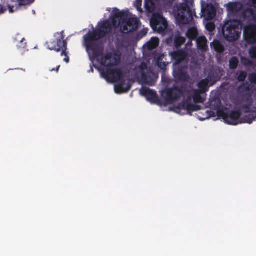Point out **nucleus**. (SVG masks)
Segmentation results:
<instances>
[{"instance_id": "f704fd0d", "label": "nucleus", "mask_w": 256, "mask_h": 256, "mask_svg": "<svg viewBox=\"0 0 256 256\" xmlns=\"http://www.w3.org/2000/svg\"><path fill=\"white\" fill-rule=\"evenodd\" d=\"M25 40L24 38H22L17 46L20 48H25L26 45V43L24 42Z\"/></svg>"}, {"instance_id": "b1692460", "label": "nucleus", "mask_w": 256, "mask_h": 256, "mask_svg": "<svg viewBox=\"0 0 256 256\" xmlns=\"http://www.w3.org/2000/svg\"><path fill=\"white\" fill-rule=\"evenodd\" d=\"M160 40L158 38L153 37L146 44V47L148 50L156 48L159 44Z\"/></svg>"}, {"instance_id": "f03ea898", "label": "nucleus", "mask_w": 256, "mask_h": 256, "mask_svg": "<svg viewBox=\"0 0 256 256\" xmlns=\"http://www.w3.org/2000/svg\"><path fill=\"white\" fill-rule=\"evenodd\" d=\"M94 66L100 72L102 77L108 82H118V84L115 88L116 92L122 94L130 90L131 87L130 85L127 86L126 88L124 87V74L120 68H98L96 65Z\"/></svg>"}, {"instance_id": "20e7f679", "label": "nucleus", "mask_w": 256, "mask_h": 256, "mask_svg": "<svg viewBox=\"0 0 256 256\" xmlns=\"http://www.w3.org/2000/svg\"><path fill=\"white\" fill-rule=\"evenodd\" d=\"M192 0H186V2L180 4L176 14V19L178 24H188L193 20L196 12L188 6V4H192Z\"/></svg>"}, {"instance_id": "37998d69", "label": "nucleus", "mask_w": 256, "mask_h": 256, "mask_svg": "<svg viewBox=\"0 0 256 256\" xmlns=\"http://www.w3.org/2000/svg\"><path fill=\"white\" fill-rule=\"evenodd\" d=\"M60 68V66H58L55 68V70H56V72H58V70H59Z\"/></svg>"}, {"instance_id": "412c9836", "label": "nucleus", "mask_w": 256, "mask_h": 256, "mask_svg": "<svg viewBox=\"0 0 256 256\" xmlns=\"http://www.w3.org/2000/svg\"><path fill=\"white\" fill-rule=\"evenodd\" d=\"M208 84L209 80L208 78L201 80L198 84V90L204 93H205L209 90Z\"/></svg>"}, {"instance_id": "72a5a7b5", "label": "nucleus", "mask_w": 256, "mask_h": 256, "mask_svg": "<svg viewBox=\"0 0 256 256\" xmlns=\"http://www.w3.org/2000/svg\"><path fill=\"white\" fill-rule=\"evenodd\" d=\"M248 78L252 84H256V73L250 74Z\"/></svg>"}, {"instance_id": "7ed1b4c3", "label": "nucleus", "mask_w": 256, "mask_h": 256, "mask_svg": "<svg viewBox=\"0 0 256 256\" xmlns=\"http://www.w3.org/2000/svg\"><path fill=\"white\" fill-rule=\"evenodd\" d=\"M242 24L238 20L226 22L222 28V34L228 41L234 42L240 36Z\"/></svg>"}, {"instance_id": "4c0bfd02", "label": "nucleus", "mask_w": 256, "mask_h": 256, "mask_svg": "<svg viewBox=\"0 0 256 256\" xmlns=\"http://www.w3.org/2000/svg\"><path fill=\"white\" fill-rule=\"evenodd\" d=\"M192 94L191 95L188 96L186 98L184 99L183 100L184 102H186L188 103L192 104Z\"/></svg>"}, {"instance_id": "e433bc0d", "label": "nucleus", "mask_w": 256, "mask_h": 256, "mask_svg": "<svg viewBox=\"0 0 256 256\" xmlns=\"http://www.w3.org/2000/svg\"><path fill=\"white\" fill-rule=\"evenodd\" d=\"M158 66L162 70H164L166 66V64L165 62H158Z\"/></svg>"}, {"instance_id": "4468645a", "label": "nucleus", "mask_w": 256, "mask_h": 256, "mask_svg": "<svg viewBox=\"0 0 256 256\" xmlns=\"http://www.w3.org/2000/svg\"><path fill=\"white\" fill-rule=\"evenodd\" d=\"M140 94L142 96H144L147 100L152 104H160V100L155 90L147 87H143L140 90Z\"/></svg>"}, {"instance_id": "a878e982", "label": "nucleus", "mask_w": 256, "mask_h": 256, "mask_svg": "<svg viewBox=\"0 0 256 256\" xmlns=\"http://www.w3.org/2000/svg\"><path fill=\"white\" fill-rule=\"evenodd\" d=\"M112 16H113L116 18H118L120 19V22H122L124 20L125 18V13L122 12H120L118 8H114L112 15Z\"/></svg>"}, {"instance_id": "2eb2a0df", "label": "nucleus", "mask_w": 256, "mask_h": 256, "mask_svg": "<svg viewBox=\"0 0 256 256\" xmlns=\"http://www.w3.org/2000/svg\"><path fill=\"white\" fill-rule=\"evenodd\" d=\"M244 35L246 40L249 44L256 43V25L250 24L244 27Z\"/></svg>"}, {"instance_id": "dca6fc26", "label": "nucleus", "mask_w": 256, "mask_h": 256, "mask_svg": "<svg viewBox=\"0 0 256 256\" xmlns=\"http://www.w3.org/2000/svg\"><path fill=\"white\" fill-rule=\"evenodd\" d=\"M172 59L174 66L180 65V64L185 60L188 56V53L182 50L174 51L170 53Z\"/></svg>"}, {"instance_id": "f3484780", "label": "nucleus", "mask_w": 256, "mask_h": 256, "mask_svg": "<svg viewBox=\"0 0 256 256\" xmlns=\"http://www.w3.org/2000/svg\"><path fill=\"white\" fill-rule=\"evenodd\" d=\"M198 48L202 52H206L208 50V40L204 36L198 37L196 40Z\"/></svg>"}, {"instance_id": "9b49d317", "label": "nucleus", "mask_w": 256, "mask_h": 256, "mask_svg": "<svg viewBox=\"0 0 256 256\" xmlns=\"http://www.w3.org/2000/svg\"><path fill=\"white\" fill-rule=\"evenodd\" d=\"M150 25L154 30L163 32L168 27V22L161 14H154L150 20Z\"/></svg>"}, {"instance_id": "9d476101", "label": "nucleus", "mask_w": 256, "mask_h": 256, "mask_svg": "<svg viewBox=\"0 0 256 256\" xmlns=\"http://www.w3.org/2000/svg\"><path fill=\"white\" fill-rule=\"evenodd\" d=\"M139 22L140 20L136 18H124L122 22H120V31L124 34L133 32L138 28Z\"/></svg>"}, {"instance_id": "f8f14e48", "label": "nucleus", "mask_w": 256, "mask_h": 256, "mask_svg": "<svg viewBox=\"0 0 256 256\" xmlns=\"http://www.w3.org/2000/svg\"><path fill=\"white\" fill-rule=\"evenodd\" d=\"M174 109L175 112L178 114H182V110H186L188 114L192 115V112L200 110L201 106L196 104L188 103L182 100L174 107Z\"/></svg>"}, {"instance_id": "ddd939ff", "label": "nucleus", "mask_w": 256, "mask_h": 256, "mask_svg": "<svg viewBox=\"0 0 256 256\" xmlns=\"http://www.w3.org/2000/svg\"><path fill=\"white\" fill-rule=\"evenodd\" d=\"M173 74L174 78L180 82H187L190 78L188 72V68L186 66L180 65L174 66Z\"/></svg>"}, {"instance_id": "6e6552de", "label": "nucleus", "mask_w": 256, "mask_h": 256, "mask_svg": "<svg viewBox=\"0 0 256 256\" xmlns=\"http://www.w3.org/2000/svg\"><path fill=\"white\" fill-rule=\"evenodd\" d=\"M139 69L141 82L150 86H154L155 84L154 79V74L150 70H148V65L145 62H142L139 66Z\"/></svg>"}, {"instance_id": "a19ab883", "label": "nucleus", "mask_w": 256, "mask_h": 256, "mask_svg": "<svg viewBox=\"0 0 256 256\" xmlns=\"http://www.w3.org/2000/svg\"><path fill=\"white\" fill-rule=\"evenodd\" d=\"M139 34L142 35L141 37L142 38L143 36H145L146 34V32L144 33V32H140Z\"/></svg>"}, {"instance_id": "cd10ccee", "label": "nucleus", "mask_w": 256, "mask_h": 256, "mask_svg": "<svg viewBox=\"0 0 256 256\" xmlns=\"http://www.w3.org/2000/svg\"><path fill=\"white\" fill-rule=\"evenodd\" d=\"M186 40L182 36H177L174 40V46L176 48L180 47L184 42Z\"/></svg>"}, {"instance_id": "423d86ee", "label": "nucleus", "mask_w": 256, "mask_h": 256, "mask_svg": "<svg viewBox=\"0 0 256 256\" xmlns=\"http://www.w3.org/2000/svg\"><path fill=\"white\" fill-rule=\"evenodd\" d=\"M186 91V88L183 85L174 86L166 88L162 92V96L168 104H172L183 96Z\"/></svg>"}, {"instance_id": "393cba45", "label": "nucleus", "mask_w": 256, "mask_h": 256, "mask_svg": "<svg viewBox=\"0 0 256 256\" xmlns=\"http://www.w3.org/2000/svg\"><path fill=\"white\" fill-rule=\"evenodd\" d=\"M254 12L252 8H247L242 12V17L244 20H250L254 17Z\"/></svg>"}, {"instance_id": "de8ad7c7", "label": "nucleus", "mask_w": 256, "mask_h": 256, "mask_svg": "<svg viewBox=\"0 0 256 256\" xmlns=\"http://www.w3.org/2000/svg\"><path fill=\"white\" fill-rule=\"evenodd\" d=\"M33 14H35V12L34 10L32 11Z\"/></svg>"}, {"instance_id": "2f4dec72", "label": "nucleus", "mask_w": 256, "mask_h": 256, "mask_svg": "<svg viewBox=\"0 0 256 256\" xmlns=\"http://www.w3.org/2000/svg\"><path fill=\"white\" fill-rule=\"evenodd\" d=\"M256 119V118L252 116H246L244 118V122L250 124Z\"/></svg>"}, {"instance_id": "c85d7f7f", "label": "nucleus", "mask_w": 256, "mask_h": 256, "mask_svg": "<svg viewBox=\"0 0 256 256\" xmlns=\"http://www.w3.org/2000/svg\"><path fill=\"white\" fill-rule=\"evenodd\" d=\"M247 76V73L244 71H241L238 74L237 80L238 82H243L245 80Z\"/></svg>"}, {"instance_id": "a18cd8bd", "label": "nucleus", "mask_w": 256, "mask_h": 256, "mask_svg": "<svg viewBox=\"0 0 256 256\" xmlns=\"http://www.w3.org/2000/svg\"><path fill=\"white\" fill-rule=\"evenodd\" d=\"M50 72L54 71V70H55V68H52V69H50Z\"/></svg>"}, {"instance_id": "a211bd4d", "label": "nucleus", "mask_w": 256, "mask_h": 256, "mask_svg": "<svg viewBox=\"0 0 256 256\" xmlns=\"http://www.w3.org/2000/svg\"><path fill=\"white\" fill-rule=\"evenodd\" d=\"M204 93L197 89H194L192 90V98L195 104L202 103L204 98L202 96Z\"/></svg>"}, {"instance_id": "f257e3e1", "label": "nucleus", "mask_w": 256, "mask_h": 256, "mask_svg": "<svg viewBox=\"0 0 256 256\" xmlns=\"http://www.w3.org/2000/svg\"><path fill=\"white\" fill-rule=\"evenodd\" d=\"M112 30V24L108 20L98 24V28L92 31H89L83 38L84 46L91 59H97L100 64L106 67L116 66L120 62V56L112 52L106 53L100 58L104 51L102 42L98 40L104 38Z\"/></svg>"}, {"instance_id": "473e14b6", "label": "nucleus", "mask_w": 256, "mask_h": 256, "mask_svg": "<svg viewBox=\"0 0 256 256\" xmlns=\"http://www.w3.org/2000/svg\"><path fill=\"white\" fill-rule=\"evenodd\" d=\"M18 4L20 6H25L27 5L30 6L31 4L30 0H18Z\"/></svg>"}, {"instance_id": "49530a36", "label": "nucleus", "mask_w": 256, "mask_h": 256, "mask_svg": "<svg viewBox=\"0 0 256 256\" xmlns=\"http://www.w3.org/2000/svg\"><path fill=\"white\" fill-rule=\"evenodd\" d=\"M90 71H92V72H94V70H93V69H92V68H91Z\"/></svg>"}, {"instance_id": "aec40b11", "label": "nucleus", "mask_w": 256, "mask_h": 256, "mask_svg": "<svg viewBox=\"0 0 256 256\" xmlns=\"http://www.w3.org/2000/svg\"><path fill=\"white\" fill-rule=\"evenodd\" d=\"M210 46L216 52L219 54H222L224 51V46L218 40H214L213 42L210 44Z\"/></svg>"}, {"instance_id": "1a4fd4ad", "label": "nucleus", "mask_w": 256, "mask_h": 256, "mask_svg": "<svg viewBox=\"0 0 256 256\" xmlns=\"http://www.w3.org/2000/svg\"><path fill=\"white\" fill-rule=\"evenodd\" d=\"M218 116L222 117L224 121L229 124L237 125L241 123L240 122L241 112L239 110H232L229 112H225L224 110H218Z\"/></svg>"}, {"instance_id": "5701e85b", "label": "nucleus", "mask_w": 256, "mask_h": 256, "mask_svg": "<svg viewBox=\"0 0 256 256\" xmlns=\"http://www.w3.org/2000/svg\"><path fill=\"white\" fill-rule=\"evenodd\" d=\"M222 102L220 98H214L212 100H211L210 102V106L211 108L214 110H216L217 112L218 110H220L221 107Z\"/></svg>"}, {"instance_id": "39448f33", "label": "nucleus", "mask_w": 256, "mask_h": 256, "mask_svg": "<svg viewBox=\"0 0 256 256\" xmlns=\"http://www.w3.org/2000/svg\"><path fill=\"white\" fill-rule=\"evenodd\" d=\"M255 88L248 83H243L238 88V91L242 97V102L244 104L242 108L246 112H250V107L253 104L252 95Z\"/></svg>"}, {"instance_id": "0eeeda50", "label": "nucleus", "mask_w": 256, "mask_h": 256, "mask_svg": "<svg viewBox=\"0 0 256 256\" xmlns=\"http://www.w3.org/2000/svg\"><path fill=\"white\" fill-rule=\"evenodd\" d=\"M64 37L63 31L56 34L54 40L46 42L48 48L57 52H62V54H64V51L67 50L68 44L66 40H64Z\"/></svg>"}, {"instance_id": "09e8293b", "label": "nucleus", "mask_w": 256, "mask_h": 256, "mask_svg": "<svg viewBox=\"0 0 256 256\" xmlns=\"http://www.w3.org/2000/svg\"><path fill=\"white\" fill-rule=\"evenodd\" d=\"M34 0H32L33 2H34Z\"/></svg>"}, {"instance_id": "79ce46f5", "label": "nucleus", "mask_w": 256, "mask_h": 256, "mask_svg": "<svg viewBox=\"0 0 256 256\" xmlns=\"http://www.w3.org/2000/svg\"><path fill=\"white\" fill-rule=\"evenodd\" d=\"M8 8H9V10H10V12H14V10H12V8H13L12 7H11L10 6H9Z\"/></svg>"}, {"instance_id": "ea45409f", "label": "nucleus", "mask_w": 256, "mask_h": 256, "mask_svg": "<svg viewBox=\"0 0 256 256\" xmlns=\"http://www.w3.org/2000/svg\"><path fill=\"white\" fill-rule=\"evenodd\" d=\"M236 4H232L230 8L232 10H236Z\"/></svg>"}, {"instance_id": "c03bdc74", "label": "nucleus", "mask_w": 256, "mask_h": 256, "mask_svg": "<svg viewBox=\"0 0 256 256\" xmlns=\"http://www.w3.org/2000/svg\"><path fill=\"white\" fill-rule=\"evenodd\" d=\"M4 10H2V6L0 5V14L3 13Z\"/></svg>"}, {"instance_id": "c9c22d12", "label": "nucleus", "mask_w": 256, "mask_h": 256, "mask_svg": "<svg viewBox=\"0 0 256 256\" xmlns=\"http://www.w3.org/2000/svg\"><path fill=\"white\" fill-rule=\"evenodd\" d=\"M61 56H65V58L64 59V62H65L66 63H68L69 62L70 58H69V57H68V52H66V51H64V54H62V52H61Z\"/></svg>"}, {"instance_id": "4be33fe9", "label": "nucleus", "mask_w": 256, "mask_h": 256, "mask_svg": "<svg viewBox=\"0 0 256 256\" xmlns=\"http://www.w3.org/2000/svg\"><path fill=\"white\" fill-rule=\"evenodd\" d=\"M186 36L190 40H196L198 38V31L194 27L190 28L188 29Z\"/></svg>"}, {"instance_id": "c756f323", "label": "nucleus", "mask_w": 256, "mask_h": 256, "mask_svg": "<svg viewBox=\"0 0 256 256\" xmlns=\"http://www.w3.org/2000/svg\"><path fill=\"white\" fill-rule=\"evenodd\" d=\"M110 19L111 21L110 22L112 24V26L114 28H116L118 26H120V22H118V18H114L113 16H111Z\"/></svg>"}, {"instance_id": "bb28decb", "label": "nucleus", "mask_w": 256, "mask_h": 256, "mask_svg": "<svg viewBox=\"0 0 256 256\" xmlns=\"http://www.w3.org/2000/svg\"><path fill=\"white\" fill-rule=\"evenodd\" d=\"M239 63L238 60L236 56H232L229 61L230 68L232 70H235L237 68Z\"/></svg>"}, {"instance_id": "7c9ffc66", "label": "nucleus", "mask_w": 256, "mask_h": 256, "mask_svg": "<svg viewBox=\"0 0 256 256\" xmlns=\"http://www.w3.org/2000/svg\"><path fill=\"white\" fill-rule=\"evenodd\" d=\"M206 28L208 31L212 32L215 30V24L212 22H208L206 24Z\"/></svg>"}, {"instance_id": "58836bf2", "label": "nucleus", "mask_w": 256, "mask_h": 256, "mask_svg": "<svg viewBox=\"0 0 256 256\" xmlns=\"http://www.w3.org/2000/svg\"><path fill=\"white\" fill-rule=\"evenodd\" d=\"M142 4V0H136V8L138 10H141V6Z\"/></svg>"}, {"instance_id": "6ab92c4d", "label": "nucleus", "mask_w": 256, "mask_h": 256, "mask_svg": "<svg viewBox=\"0 0 256 256\" xmlns=\"http://www.w3.org/2000/svg\"><path fill=\"white\" fill-rule=\"evenodd\" d=\"M202 12H204L207 16V18L210 19L214 18L216 16V10L212 5H208L206 8Z\"/></svg>"}]
</instances>
